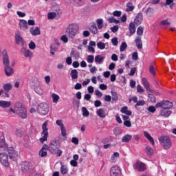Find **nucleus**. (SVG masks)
<instances>
[{
	"instance_id": "nucleus-54",
	"label": "nucleus",
	"mask_w": 176,
	"mask_h": 176,
	"mask_svg": "<svg viewBox=\"0 0 176 176\" xmlns=\"http://www.w3.org/2000/svg\"><path fill=\"white\" fill-rule=\"evenodd\" d=\"M112 100L113 101H118V94L115 91H111Z\"/></svg>"
},
{
	"instance_id": "nucleus-18",
	"label": "nucleus",
	"mask_w": 176,
	"mask_h": 176,
	"mask_svg": "<svg viewBox=\"0 0 176 176\" xmlns=\"http://www.w3.org/2000/svg\"><path fill=\"white\" fill-rule=\"evenodd\" d=\"M30 34L32 35V36H36L38 35H41V29L39 27H32L30 30Z\"/></svg>"
},
{
	"instance_id": "nucleus-26",
	"label": "nucleus",
	"mask_w": 176,
	"mask_h": 176,
	"mask_svg": "<svg viewBox=\"0 0 176 176\" xmlns=\"http://www.w3.org/2000/svg\"><path fill=\"white\" fill-rule=\"evenodd\" d=\"M121 113H124L125 115L128 116H131L133 112L129 110V107L127 106H124L120 109Z\"/></svg>"
},
{
	"instance_id": "nucleus-45",
	"label": "nucleus",
	"mask_w": 176,
	"mask_h": 176,
	"mask_svg": "<svg viewBox=\"0 0 176 176\" xmlns=\"http://www.w3.org/2000/svg\"><path fill=\"white\" fill-rule=\"evenodd\" d=\"M127 49V43L124 41L120 47V52H124Z\"/></svg>"
},
{
	"instance_id": "nucleus-46",
	"label": "nucleus",
	"mask_w": 176,
	"mask_h": 176,
	"mask_svg": "<svg viewBox=\"0 0 176 176\" xmlns=\"http://www.w3.org/2000/svg\"><path fill=\"white\" fill-rule=\"evenodd\" d=\"M161 25H170L171 24V19H167L160 22Z\"/></svg>"
},
{
	"instance_id": "nucleus-48",
	"label": "nucleus",
	"mask_w": 176,
	"mask_h": 176,
	"mask_svg": "<svg viewBox=\"0 0 176 176\" xmlns=\"http://www.w3.org/2000/svg\"><path fill=\"white\" fill-rule=\"evenodd\" d=\"M60 173L65 175V174H67L68 173V168H67V166L62 165V166L60 167Z\"/></svg>"
},
{
	"instance_id": "nucleus-15",
	"label": "nucleus",
	"mask_w": 176,
	"mask_h": 176,
	"mask_svg": "<svg viewBox=\"0 0 176 176\" xmlns=\"http://www.w3.org/2000/svg\"><path fill=\"white\" fill-rule=\"evenodd\" d=\"M19 26L21 31H27V30H28V23L27 21L24 19L19 20Z\"/></svg>"
},
{
	"instance_id": "nucleus-37",
	"label": "nucleus",
	"mask_w": 176,
	"mask_h": 176,
	"mask_svg": "<svg viewBox=\"0 0 176 176\" xmlns=\"http://www.w3.org/2000/svg\"><path fill=\"white\" fill-rule=\"evenodd\" d=\"M70 76L72 79L75 80L78 79V70L76 69H73L70 72Z\"/></svg>"
},
{
	"instance_id": "nucleus-14",
	"label": "nucleus",
	"mask_w": 176,
	"mask_h": 176,
	"mask_svg": "<svg viewBox=\"0 0 176 176\" xmlns=\"http://www.w3.org/2000/svg\"><path fill=\"white\" fill-rule=\"evenodd\" d=\"M15 42L16 45H24V43H25V41H24V39H23V37H21V34L19 31L15 32Z\"/></svg>"
},
{
	"instance_id": "nucleus-17",
	"label": "nucleus",
	"mask_w": 176,
	"mask_h": 176,
	"mask_svg": "<svg viewBox=\"0 0 176 176\" xmlns=\"http://www.w3.org/2000/svg\"><path fill=\"white\" fill-rule=\"evenodd\" d=\"M171 113H173V111L167 109H162L160 111V116H162L163 118H168Z\"/></svg>"
},
{
	"instance_id": "nucleus-28",
	"label": "nucleus",
	"mask_w": 176,
	"mask_h": 176,
	"mask_svg": "<svg viewBox=\"0 0 176 176\" xmlns=\"http://www.w3.org/2000/svg\"><path fill=\"white\" fill-rule=\"evenodd\" d=\"M132 138H133V135H129V134H126L125 135H124L122 137V142H125V143L129 142L131 141Z\"/></svg>"
},
{
	"instance_id": "nucleus-50",
	"label": "nucleus",
	"mask_w": 176,
	"mask_h": 176,
	"mask_svg": "<svg viewBox=\"0 0 176 176\" xmlns=\"http://www.w3.org/2000/svg\"><path fill=\"white\" fill-rule=\"evenodd\" d=\"M143 34H144V28L142 26L138 27L137 30V34L141 36H142Z\"/></svg>"
},
{
	"instance_id": "nucleus-29",
	"label": "nucleus",
	"mask_w": 176,
	"mask_h": 176,
	"mask_svg": "<svg viewBox=\"0 0 176 176\" xmlns=\"http://www.w3.org/2000/svg\"><path fill=\"white\" fill-rule=\"evenodd\" d=\"M129 30L131 35H133V34H135V25L134 23L131 22L129 23Z\"/></svg>"
},
{
	"instance_id": "nucleus-57",
	"label": "nucleus",
	"mask_w": 176,
	"mask_h": 176,
	"mask_svg": "<svg viewBox=\"0 0 176 176\" xmlns=\"http://www.w3.org/2000/svg\"><path fill=\"white\" fill-rule=\"evenodd\" d=\"M36 47V45L34 41H30L29 43V48L31 49V50H34Z\"/></svg>"
},
{
	"instance_id": "nucleus-5",
	"label": "nucleus",
	"mask_w": 176,
	"mask_h": 176,
	"mask_svg": "<svg viewBox=\"0 0 176 176\" xmlns=\"http://www.w3.org/2000/svg\"><path fill=\"white\" fill-rule=\"evenodd\" d=\"M37 112L42 116H45L49 113V105L46 103H40L37 107Z\"/></svg>"
},
{
	"instance_id": "nucleus-31",
	"label": "nucleus",
	"mask_w": 176,
	"mask_h": 176,
	"mask_svg": "<svg viewBox=\"0 0 176 176\" xmlns=\"http://www.w3.org/2000/svg\"><path fill=\"white\" fill-rule=\"evenodd\" d=\"M76 6L80 8V6H85L86 3V0H72Z\"/></svg>"
},
{
	"instance_id": "nucleus-51",
	"label": "nucleus",
	"mask_w": 176,
	"mask_h": 176,
	"mask_svg": "<svg viewBox=\"0 0 176 176\" xmlns=\"http://www.w3.org/2000/svg\"><path fill=\"white\" fill-rule=\"evenodd\" d=\"M144 104H145V100H139L135 104V108H137L138 107H143Z\"/></svg>"
},
{
	"instance_id": "nucleus-12",
	"label": "nucleus",
	"mask_w": 176,
	"mask_h": 176,
	"mask_svg": "<svg viewBox=\"0 0 176 176\" xmlns=\"http://www.w3.org/2000/svg\"><path fill=\"white\" fill-rule=\"evenodd\" d=\"M56 124H57V126H60L62 137H64V138H67V129H65V126H64V124L63 123V120H57L56 121Z\"/></svg>"
},
{
	"instance_id": "nucleus-32",
	"label": "nucleus",
	"mask_w": 176,
	"mask_h": 176,
	"mask_svg": "<svg viewBox=\"0 0 176 176\" xmlns=\"http://www.w3.org/2000/svg\"><path fill=\"white\" fill-rule=\"evenodd\" d=\"M135 42L136 43L138 49H142V41H141V37L138 36L135 38Z\"/></svg>"
},
{
	"instance_id": "nucleus-40",
	"label": "nucleus",
	"mask_w": 176,
	"mask_h": 176,
	"mask_svg": "<svg viewBox=\"0 0 176 176\" xmlns=\"http://www.w3.org/2000/svg\"><path fill=\"white\" fill-rule=\"evenodd\" d=\"M34 90L36 94H38V96H42L43 94V89H42L40 86L34 87Z\"/></svg>"
},
{
	"instance_id": "nucleus-22",
	"label": "nucleus",
	"mask_w": 176,
	"mask_h": 176,
	"mask_svg": "<svg viewBox=\"0 0 176 176\" xmlns=\"http://www.w3.org/2000/svg\"><path fill=\"white\" fill-rule=\"evenodd\" d=\"M142 85L147 91L152 93L153 91L151 89V85H149V82H148L146 78H142Z\"/></svg>"
},
{
	"instance_id": "nucleus-43",
	"label": "nucleus",
	"mask_w": 176,
	"mask_h": 176,
	"mask_svg": "<svg viewBox=\"0 0 176 176\" xmlns=\"http://www.w3.org/2000/svg\"><path fill=\"white\" fill-rule=\"evenodd\" d=\"M82 116L84 118H88V116L90 115L89 110H87V109L85 107H82Z\"/></svg>"
},
{
	"instance_id": "nucleus-21",
	"label": "nucleus",
	"mask_w": 176,
	"mask_h": 176,
	"mask_svg": "<svg viewBox=\"0 0 176 176\" xmlns=\"http://www.w3.org/2000/svg\"><path fill=\"white\" fill-rule=\"evenodd\" d=\"M0 148L2 151H6L8 149V144L5 141V136H1L0 138Z\"/></svg>"
},
{
	"instance_id": "nucleus-61",
	"label": "nucleus",
	"mask_w": 176,
	"mask_h": 176,
	"mask_svg": "<svg viewBox=\"0 0 176 176\" xmlns=\"http://www.w3.org/2000/svg\"><path fill=\"white\" fill-rule=\"evenodd\" d=\"M137 91L138 93H144V90L141 85H138L137 86Z\"/></svg>"
},
{
	"instance_id": "nucleus-64",
	"label": "nucleus",
	"mask_w": 176,
	"mask_h": 176,
	"mask_svg": "<svg viewBox=\"0 0 176 176\" xmlns=\"http://www.w3.org/2000/svg\"><path fill=\"white\" fill-rule=\"evenodd\" d=\"M28 25H35V20H34V19H29L28 21Z\"/></svg>"
},
{
	"instance_id": "nucleus-6",
	"label": "nucleus",
	"mask_w": 176,
	"mask_h": 176,
	"mask_svg": "<svg viewBox=\"0 0 176 176\" xmlns=\"http://www.w3.org/2000/svg\"><path fill=\"white\" fill-rule=\"evenodd\" d=\"M133 168L138 171L144 172L146 170V164L141 161H136L135 164H133Z\"/></svg>"
},
{
	"instance_id": "nucleus-47",
	"label": "nucleus",
	"mask_w": 176,
	"mask_h": 176,
	"mask_svg": "<svg viewBox=\"0 0 176 176\" xmlns=\"http://www.w3.org/2000/svg\"><path fill=\"white\" fill-rule=\"evenodd\" d=\"M87 61L89 64H93V63H94V56L88 55L87 58Z\"/></svg>"
},
{
	"instance_id": "nucleus-62",
	"label": "nucleus",
	"mask_w": 176,
	"mask_h": 176,
	"mask_svg": "<svg viewBox=\"0 0 176 176\" xmlns=\"http://www.w3.org/2000/svg\"><path fill=\"white\" fill-rule=\"evenodd\" d=\"M102 104V103L100 100H95L94 107L96 108H98V107H101Z\"/></svg>"
},
{
	"instance_id": "nucleus-59",
	"label": "nucleus",
	"mask_w": 176,
	"mask_h": 176,
	"mask_svg": "<svg viewBox=\"0 0 176 176\" xmlns=\"http://www.w3.org/2000/svg\"><path fill=\"white\" fill-rule=\"evenodd\" d=\"M148 97L151 102H156V97H155V96H153V94H148Z\"/></svg>"
},
{
	"instance_id": "nucleus-19",
	"label": "nucleus",
	"mask_w": 176,
	"mask_h": 176,
	"mask_svg": "<svg viewBox=\"0 0 176 176\" xmlns=\"http://www.w3.org/2000/svg\"><path fill=\"white\" fill-rule=\"evenodd\" d=\"M142 21H143L142 13V12L138 13L134 20L135 24H136V25H140V24L142 23Z\"/></svg>"
},
{
	"instance_id": "nucleus-7",
	"label": "nucleus",
	"mask_w": 176,
	"mask_h": 176,
	"mask_svg": "<svg viewBox=\"0 0 176 176\" xmlns=\"http://www.w3.org/2000/svg\"><path fill=\"white\" fill-rule=\"evenodd\" d=\"M21 170L23 173H27L32 170V164L30 162H22L20 164Z\"/></svg>"
},
{
	"instance_id": "nucleus-30",
	"label": "nucleus",
	"mask_w": 176,
	"mask_h": 176,
	"mask_svg": "<svg viewBox=\"0 0 176 176\" xmlns=\"http://www.w3.org/2000/svg\"><path fill=\"white\" fill-rule=\"evenodd\" d=\"M173 107V102L168 101V100H164V109H171V107Z\"/></svg>"
},
{
	"instance_id": "nucleus-56",
	"label": "nucleus",
	"mask_w": 176,
	"mask_h": 176,
	"mask_svg": "<svg viewBox=\"0 0 176 176\" xmlns=\"http://www.w3.org/2000/svg\"><path fill=\"white\" fill-rule=\"evenodd\" d=\"M113 16H114L115 17H120L122 16V12L121 11L116 10L113 12Z\"/></svg>"
},
{
	"instance_id": "nucleus-16",
	"label": "nucleus",
	"mask_w": 176,
	"mask_h": 176,
	"mask_svg": "<svg viewBox=\"0 0 176 176\" xmlns=\"http://www.w3.org/2000/svg\"><path fill=\"white\" fill-rule=\"evenodd\" d=\"M21 52L26 58H32L34 56V53H32V52L24 47L21 50Z\"/></svg>"
},
{
	"instance_id": "nucleus-63",
	"label": "nucleus",
	"mask_w": 176,
	"mask_h": 176,
	"mask_svg": "<svg viewBox=\"0 0 176 176\" xmlns=\"http://www.w3.org/2000/svg\"><path fill=\"white\" fill-rule=\"evenodd\" d=\"M124 126H125V127H131V121H124Z\"/></svg>"
},
{
	"instance_id": "nucleus-38",
	"label": "nucleus",
	"mask_w": 176,
	"mask_h": 176,
	"mask_svg": "<svg viewBox=\"0 0 176 176\" xmlns=\"http://www.w3.org/2000/svg\"><path fill=\"white\" fill-rule=\"evenodd\" d=\"M102 61H104V56H102L101 55H97L95 57V63H96L98 64H101V63H102Z\"/></svg>"
},
{
	"instance_id": "nucleus-4",
	"label": "nucleus",
	"mask_w": 176,
	"mask_h": 176,
	"mask_svg": "<svg viewBox=\"0 0 176 176\" xmlns=\"http://www.w3.org/2000/svg\"><path fill=\"white\" fill-rule=\"evenodd\" d=\"M159 142L164 146V149H170L171 148V141L168 136H161L159 138Z\"/></svg>"
},
{
	"instance_id": "nucleus-34",
	"label": "nucleus",
	"mask_w": 176,
	"mask_h": 176,
	"mask_svg": "<svg viewBox=\"0 0 176 176\" xmlns=\"http://www.w3.org/2000/svg\"><path fill=\"white\" fill-rule=\"evenodd\" d=\"M96 24L98 25V30H102L104 27V19H98L96 20Z\"/></svg>"
},
{
	"instance_id": "nucleus-24",
	"label": "nucleus",
	"mask_w": 176,
	"mask_h": 176,
	"mask_svg": "<svg viewBox=\"0 0 176 176\" xmlns=\"http://www.w3.org/2000/svg\"><path fill=\"white\" fill-rule=\"evenodd\" d=\"M89 30L90 32L93 34V35H97V34H98V29L97 28V25H96L94 23H91Z\"/></svg>"
},
{
	"instance_id": "nucleus-2",
	"label": "nucleus",
	"mask_w": 176,
	"mask_h": 176,
	"mask_svg": "<svg viewBox=\"0 0 176 176\" xmlns=\"http://www.w3.org/2000/svg\"><path fill=\"white\" fill-rule=\"evenodd\" d=\"M79 31V27L76 23L69 24L66 29V34L70 39H74Z\"/></svg>"
},
{
	"instance_id": "nucleus-42",
	"label": "nucleus",
	"mask_w": 176,
	"mask_h": 176,
	"mask_svg": "<svg viewBox=\"0 0 176 176\" xmlns=\"http://www.w3.org/2000/svg\"><path fill=\"white\" fill-rule=\"evenodd\" d=\"M52 102L54 104H57V102H58V100H60V96L57 95V94H52Z\"/></svg>"
},
{
	"instance_id": "nucleus-53",
	"label": "nucleus",
	"mask_w": 176,
	"mask_h": 176,
	"mask_svg": "<svg viewBox=\"0 0 176 176\" xmlns=\"http://www.w3.org/2000/svg\"><path fill=\"white\" fill-rule=\"evenodd\" d=\"M111 43L113 46H118L119 41H118V38L117 37H114L113 38H111Z\"/></svg>"
},
{
	"instance_id": "nucleus-60",
	"label": "nucleus",
	"mask_w": 176,
	"mask_h": 176,
	"mask_svg": "<svg viewBox=\"0 0 176 176\" xmlns=\"http://www.w3.org/2000/svg\"><path fill=\"white\" fill-rule=\"evenodd\" d=\"M136 71H137V68L136 67L131 68V72L129 74V76H134Z\"/></svg>"
},
{
	"instance_id": "nucleus-41",
	"label": "nucleus",
	"mask_w": 176,
	"mask_h": 176,
	"mask_svg": "<svg viewBox=\"0 0 176 176\" xmlns=\"http://www.w3.org/2000/svg\"><path fill=\"white\" fill-rule=\"evenodd\" d=\"M135 7L133 6V3L129 2L126 4V12H133Z\"/></svg>"
},
{
	"instance_id": "nucleus-13",
	"label": "nucleus",
	"mask_w": 176,
	"mask_h": 176,
	"mask_svg": "<svg viewBox=\"0 0 176 176\" xmlns=\"http://www.w3.org/2000/svg\"><path fill=\"white\" fill-rule=\"evenodd\" d=\"M2 56L3 67H8L10 65V61L9 60V55H8V51H6V50H3L2 51Z\"/></svg>"
},
{
	"instance_id": "nucleus-20",
	"label": "nucleus",
	"mask_w": 176,
	"mask_h": 176,
	"mask_svg": "<svg viewBox=\"0 0 176 176\" xmlns=\"http://www.w3.org/2000/svg\"><path fill=\"white\" fill-rule=\"evenodd\" d=\"M4 72L6 76H12V75L14 74V70H13V68H12L10 65L4 66Z\"/></svg>"
},
{
	"instance_id": "nucleus-35",
	"label": "nucleus",
	"mask_w": 176,
	"mask_h": 176,
	"mask_svg": "<svg viewBox=\"0 0 176 176\" xmlns=\"http://www.w3.org/2000/svg\"><path fill=\"white\" fill-rule=\"evenodd\" d=\"M145 152L148 156H152V155L154 153L153 148L149 146L146 147Z\"/></svg>"
},
{
	"instance_id": "nucleus-8",
	"label": "nucleus",
	"mask_w": 176,
	"mask_h": 176,
	"mask_svg": "<svg viewBox=\"0 0 176 176\" xmlns=\"http://www.w3.org/2000/svg\"><path fill=\"white\" fill-rule=\"evenodd\" d=\"M58 142H57L56 140H52L49 145L48 151L52 155H56V151L58 149Z\"/></svg>"
},
{
	"instance_id": "nucleus-11",
	"label": "nucleus",
	"mask_w": 176,
	"mask_h": 176,
	"mask_svg": "<svg viewBox=\"0 0 176 176\" xmlns=\"http://www.w3.org/2000/svg\"><path fill=\"white\" fill-rule=\"evenodd\" d=\"M110 176H122V169L118 166H113L110 170Z\"/></svg>"
},
{
	"instance_id": "nucleus-55",
	"label": "nucleus",
	"mask_w": 176,
	"mask_h": 176,
	"mask_svg": "<svg viewBox=\"0 0 176 176\" xmlns=\"http://www.w3.org/2000/svg\"><path fill=\"white\" fill-rule=\"evenodd\" d=\"M149 72L151 74V75H153L154 76L156 75V71L155 70V67H153V65L150 66Z\"/></svg>"
},
{
	"instance_id": "nucleus-9",
	"label": "nucleus",
	"mask_w": 176,
	"mask_h": 176,
	"mask_svg": "<svg viewBox=\"0 0 176 176\" xmlns=\"http://www.w3.org/2000/svg\"><path fill=\"white\" fill-rule=\"evenodd\" d=\"M0 162L4 167H9V155L6 153H0Z\"/></svg>"
},
{
	"instance_id": "nucleus-52",
	"label": "nucleus",
	"mask_w": 176,
	"mask_h": 176,
	"mask_svg": "<svg viewBox=\"0 0 176 176\" xmlns=\"http://www.w3.org/2000/svg\"><path fill=\"white\" fill-rule=\"evenodd\" d=\"M39 155L40 156H41V157H45V156L47 155V151H46V150L45 149L41 148L40 150Z\"/></svg>"
},
{
	"instance_id": "nucleus-33",
	"label": "nucleus",
	"mask_w": 176,
	"mask_h": 176,
	"mask_svg": "<svg viewBox=\"0 0 176 176\" xmlns=\"http://www.w3.org/2000/svg\"><path fill=\"white\" fill-rule=\"evenodd\" d=\"M47 17L48 20H54L57 17V13L54 12H48Z\"/></svg>"
},
{
	"instance_id": "nucleus-49",
	"label": "nucleus",
	"mask_w": 176,
	"mask_h": 176,
	"mask_svg": "<svg viewBox=\"0 0 176 176\" xmlns=\"http://www.w3.org/2000/svg\"><path fill=\"white\" fill-rule=\"evenodd\" d=\"M97 46L98 48L100 49V50H104V49H105V43L99 41L97 43Z\"/></svg>"
},
{
	"instance_id": "nucleus-39",
	"label": "nucleus",
	"mask_w": 176,
	"mask_h": 176,
	"mask_svg": "<svg viewBox=\"0 0 176 176\" xmlns=\"http://www.w3.org/2000/svg\"><path fill=\"white\" fill-rule=\"evenodd\" d=\"M12 87L13 86L10 83L4 84L3 86V90H5V91H10Z\"/></svg>"
},
{
	"instance_id": "nucleus-58",
	"label": "nucleus",
	"mask_w": 176,
	"mask_h": 176,
	"mask_svg": "<svg viewBox=\"0 0 176 176\" xmlns=\"http://www.w3.org/2000/svg\"><path fill=\"white\" fill-rule=\"evenodd\" d=\"M15 135H16V137H22L23 136V132L20 129H16L15 130Z\"/></svg>"
},
{
	"instance_id": "nucleus-3",
	"label": "nucleus",
	"mask_w": 176,
	"mask_h": 176,
	"mask_svg": "<svg viewBox=\"0 0 176 176\" xmlns=\"http://www.w3.org/2000/svg\"><path fill=\"white\" fill-rule=\"evenodd\" d=\"M49 123V120H46L42 125L43 132L41 133L43 137L39 139L40 142L43 144L45 141H47V137H49V132L47 131V124Z\"/></svg>"
},
{
	"instance_id": "nucleus-23",
	"label": "nucleus",
	"mask_w": 176,
	"mask_h": 176,
	"mask_svg": "<svg viewBox=\"0 0 176 176\" xmlns=\"http://www.w3.org/2000/svg\"><path fill=\"white\" fill-rule=\"evenodd\" d=\"M10 105H12L11 101L0 100V108L3 109L10 108Z\"/></svg>"
},
{
	"instance_id": "nucleus-10",
	"label": "nucleus",
	"mask_w": 176,
	"mask_h": 176,
	"mask_svg": "<svg viewBox=\"0 0 176 176\" xmlns=\"http://www.w3.org/2000/svg\"><path fill=\"white\" fill-rule=\"evenodd\" d=\"M8 153L11 160H13V162H16V160H17V157H19V153L14 151V148L10 147L8 150Z\"/></svg>"
},
{
	"instance_id": "nucleus-25",
	"label": "nucleus",
	"mask_w": 176,
	"mask_h": 176,
	"mask_svg": "<svg viewBox=\"0 0 176 176\" xmlns=\"http://www.w3.org/2000/svg\"><path fill=\"white\" fill-rule=\"evenodd\" d=\"M96 115L101 119H104L107 117V113L102 108H100L96 111Z\"/></svg>"
},
{
	"instance_id": "nucleus-36",
	"label": "nucleus",
	"mask_w": 176,
	"mask_h": 176,
	"mask_svg": "<svg viewBox=\"0 0 176 176\" xmlns=\"http://www.w3.org/2000/svg\"><path fill=\"white\" fill-rule=\"evenodd\" d=\"M145 13L148 17H152L153 16V8L148 7L146 10Z\"/></svg>"
},
{
	"instance_id": "nucleus-44",
	"label": "nucleus",
	"mask_w": 176,
	"mask_h": 176,
	"mask_svg": "<svg viewBox=\"0 0 176 176\" xmlns=\"http://www.w3.org/2000/svg\"><path fill=\"white\" fill-rule=\"evenodd\" d=\"M118 157H119V153L118 152L113 153V154L111 157V160L113 163H115V162L118 160Z\"/></svg>"
},
{
	"instance_id": "nucleus-27",
	"label": "nucleus",
	"mask_w": 176,
	"mask_h": 176,
	"mask_svg": "<svg viewBox=\"0 0 176 176\" xmlns=\"http://www.w3.org/2000/svg\"><path fill=\"white\" fill-rule=\"evenodd\" d=\"M143 134H144V137L148 141H150V142H151L152 145H155V140H153V138H152V136H151V134H149V133H148L147 131H144Z\"/></svg>"
},
{
	"instance_id": "nucleus-1",
	"label": "nucleus",
	"mask_w": 176,
	"mask_h": 176,
	"mask_svg": "<svg viewBox=\"0 0 176 176\" xmlns=\"http://www.w3.org/2000/svg\"><path fill=\"white\" fill-rule=\"evenodd\" d=\"M6 113H8V116H13V115L16 113L21 119H27L28 116L27 109L21 102H16L14 106V109L12 107L9 108Z\"/></svg>"
}]
</instances>
